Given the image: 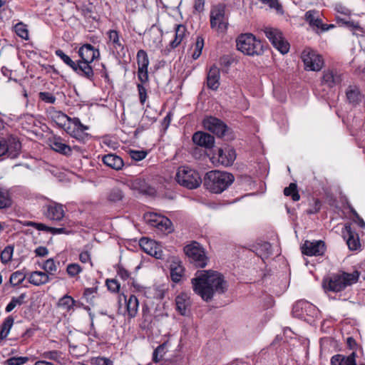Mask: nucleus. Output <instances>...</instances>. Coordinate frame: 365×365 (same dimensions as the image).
<instances>
[{"label": "nucleus", "instance_id": "nucleus-1", "mask_svg": "<svg viewBox=\"0 0 365 365\" xmlns=\"http://www.w3.org/2000/svg\"><path fill=\"white\" fill-rule=\"evenodd\" d=\"M192 284L194 292L206 302L212 299L215 292L223 294L227 289L223 275L213 270L197 271Z\"/></svg>", "mask_w": 365, "mask_h": 365}, {"label": "nucleus", "instance_id": "nucleus-2", "mask_svg": "<svg viewBox=\"0 0 365 365\" xmlns=\"http://www.w3.org/2000/svg\"><path fill=\"white\" fill-rule=\"evenodd\" d=\"M234 180V175L230 173L211 170L205 175L203 185L210 192L220 194L227 190L233 183Z\"/></svg>", "mask_w": 365, "mask_h": 365}, {"label": "nucleus", "instance_id": "nucleus-3", "mask_svg": "<svg viewBox=\"0 0 365 365\" xmlns=\"http://www.w3.org/2000/svg\"><path fill=\"white\" fill-rule=\"evenodd\" d=\"M359 272L356 270L352 273L339 271L324 280L323 287L326 292H341L347 287L356 283L359 279Z\"/></svg>", "mask_w": 365, "mask_h": 365}, {"label": "nucleus", "instance_id": "nucleus-4", "mask_svg": "<svg viewBox=\"0 0 365 365\" xmlns=\"http://www.w3.org/2000/svg\"><path fill=\"white\" fill-rule=\"evenodd\" d=\"M237 49L249 56H262L265 49V44L251 33L240 34L236 38Z\"/></svg>", "mask_w": 365, "mask_h": 365}, {"label": "nucleus", "instance_id": "nucleus-5", "mask_svg": "<svg viewBox=\"0 0 365 365\" xmlns=\"http://www.w3.org/2000/svg\"><path fill=\"white\" fill-rule=\"evenodd\" d=\"M78 53L81 57L78 63L82 66L83 78L93 81L94 72L91 63L100 57L99 50L90 43H85L79 48Z\"/></svg>", "mask_w": 365, "mask_h": 365}, {"label": "nucleus", "instance_id": "nucleus-6", "mask_svg": "<svg viewBox=\"0 0 365 365\" xmlns=\"http://www.w3.org/2000/svg\"><path fill=\"white\" fill-rule=\"evenodd\" d=\"M176 181L182 186L188 189L198 187L202 183L200 174L194 169L188 166L178 168L175 175Z\"/></svg>", "mask_w": 365, "mask_h": 365}, {"label": "nucleus", "instance_id": "nucleus-7", "mask_svg": "<svg viewBox=\"0 0 365 365\" xmlns=\"http://www.w3.org/2000/svg\"><path fill=\"white\" fill-rule=\"evenodd\" d=\"M190 262L196 267L204 268L209 261L204 247L197 242H192L184 247Z\"/></svg>", "mask_w": 365, "mask_h": 365}, {"label": "nucleus", "instance_id": "nucleus-8", "mask_svg": "<svg viewBox=\"0 0 365 365\" xmlns=\"http://www.w3.org/2000/svg\"><path fill=\"white\" fill-rule=\"evenodd\" d=\"M210 26L218 32H224L228 26V19L225 15V6L224 4H218L214 6L210 11Z\"/></svg>", "mask_w": 365, "mask_h": 365}, {"label": "nucleus", "instance_id": "nucleus-9", "mask_svg": "<svg viewBox=\"0 0 365 365\" xmlns=\"http://www.w3.org/2000/svg\"><path fill=\"white\" fill-rule=\"evenodd\" d=\"M264 32L273 46L281 53L285 54L289 51V43L284 38L282 32L279 29L265 28Z\"/></svg>", "mask_w": 365, "mask_h": 365}, {"label": "nucleus", "instance_id": "nucleus-10", "mask_svg": "<svg viewBox=\"0 0 365 365\" xmlns=\"http://www.w3.org/2000/svg\"><path fill=\"white\" fill-rule=\"evenodd\" d=\"M302 58L306 70L318 71L323 67L324 60L322 57L314 50L304 49L302 53Z\"/></svg>", "mask_w": 365, "mask_h": 365}, {"label": "nucleus", "instance_id": "nucleus-11", "mask_svg": "<svg viewBox=\"0 0 365 365\" xmlns=\"http://www.w3.org/2000/svg\"><path fill=\"white\" fill-rule=\"evenodd\" d=\"M203 125L205 129L215 134L220 138L225 135L228 131V127L221 120L215 117H207L203 120Z\"/></svg>", "mask_w": 365, "mask_h": 365}, {"label": "nucleus", "instance_id": "nucleus-12", "mask_svg": "<svg viewBox=\"0 0 365 365\" xmlns=\"http://www.w3.org/2000/svg\"><path fill=\"white\" fill-rule=\"evenodd\" d=\"M303 255L307 256L323 255L326 250L325 243L322 240H306L301 247Z\"/></svg>", "mask_w": 365, "mask_h": 365}, {"label": "nucleus", "instance_id": "nucleus-13", "mask_svg": "<svg viewBox=\"0 0 365 365\" xmlns=\"http://www.w3.org/2000/svg\"><path fill=\"white\" fill-rule=\"evenodd\" d=\"M147 220L151 226L155 227L163 232L170 233L173 231V223L166 217L155 213H150L148 216Z\"/></svg>", "mask_w": 365, "mask_h": 365}, {"label": "nucleus", "instance_id": "nucleus-14", "mask_svg": "<svg viewBox=\"0 0 365 365\" xmlns=\"http://www.w3.org/2000/svg\"><path fill=\"white\" fill-rule=\"evenodd\" d=\"M343 80V75L336 69H326L323 72L321 81L322 84L329 88H333L340 85Z\"/></svg>", "mask_w": 365, "mask_h": 365}, {"label": "nucleus", "instance_id": "nucleus-15", "mask_svg": "<svg viewBox=\"0 0 365 365\" xmlns=\"http://www.w3.org/2000/svg\"><path fill=\"white\" fill-rule=\"evenodd\" d=\"M191 300L187 293L182 292L175 298L177 312L182 316H187L190 312Z\"/></svg>", "mask_w": 365, "mask_h": 365}, {"label": "nucleus", "instance_id": "nucleus-16", "mask_svg": "<svg viewBox=\"0 0 365 365\" xmlns=\"http://www.w3.org/2000/svg\"><path fill=\"white\" fill-rule=\"evenodd\" d=\"M218 162L224 166H230L236 159V152L232 148H218L217 150Z\"/></svg>", "mask_w": 365, "mask_h": 365}, {"label": "nucleus", "instance_id": "nucleus-17", "mask_svg": "<svg viewBox=\"0 0 365 365\" xmlns=\"http://www.w3.org/2000/svg\"><path fill=\"white\" fill-rule=\"evenodd\" d=\"M192 141L199 146L210 149L214 146L215 138L209 133L197 131L194 133Z\"/></svg>", "mask_w": 365, "mask_h": 365}, {"label": "nucleus", "instance_id": "nucleus-18", "mask_svg": "<svg viewBox=\"0 0 365 365\" xmlns=\"http://www.w3.org/2000/svg\"><path fill=\"white\" fill-rule=\"evenodd\" d=\"M45 215L51 220L60 221L64 216L63 205L57 202H51L46 205Z\"/></svg>", "mask_w": 365, "mask_h": 365}, {"label": "nucleus", "instance_id": "nucleus-19", "mask_svg": "<svg viewBox=\"0 0 365 365\" xmlns=\"http://www.w3.org/2000/svg\"><path fill=\"white\" fill-rule=\"evenodd\" d=\"M175 30V38L170 43L169 46L163 51L165 55H168L170 53V48L173 49L178 46L186 35L187 29L185 26L182 24L176 25Z\"/></svg>", "mask_w": 365, "mask_h": 365}, {"label": "nucleus", "instance_id": "nucleus-20", "mask_svg": "<svg viewBox=\"0 0 365 365\" xmlns=\"http://www.w3.org/2000/svg\"><path fill=\"white\" fill-rule=\"evenodd\" d=\"M220 72L219 68L215 65L210 67L207 75V86L212 90L216 91L220 86Z\"/></svg>", "mask_w": 365, "mask_h": 365}, {"label": "nucleus", "instance_id": "nucleus-21", "mask_svg": "<svg viewBox=\"0 0 365 365\" xmlns=\"http://www.w3.org/2000/svg\"><path fill=\"white\" fill-rule=\"evenodd\" d=\"M4 140L5 147L7 150L6 155L12 159L17 158L21 148V144L19 140L13 137L9 138L6 140Z\"/></svg>", "mask_w": 365, "mask_h": 365}, {"label": "nucleus", "instance_id": "nucleus-22", "mask_svg": "<svg viewBox=\"0 0 365 365\" xmlns=\"http://www.w3.org/2000/svg\"><path fill=\"white\" fill-rule=\"evenodd\" d=\"M346 232L344 233V238L346 241V244L350 250H357L360 247L359 239L358 235L352 231L350 225L345 226Z\"/></svg>", "mask_w": 365, "mask_h": 365}, {"label": "nucleus", "instance_id": "nucleus-23", "mask_svg": "<svg viewBox=\"0 0 365 365\" xmlns=\"http://www.w3.org/2000/svg\"><path fill=\"white\" fill-rule=\"evenodd\" d=\"M56 55L59 57L67 66L78 76L83 77L82 66L79 64L78 61H73L68 55H66L62 50L58 49L55 51Z\"/></svg>", "mask_w": 365, "mask_h": 365}, {"label": "nucleus", "instance_id": "nucleus-24", "mask_svg": "<svg viewBox=\"0 0 365 365\" xmlns=\"http://www.w3.org/2000/svg\"><path fill=\"white\" fill-rule=\"evenodd\" d=\"M102 161L106 166L115 170H121L124 165L123 159L113 153L105 155L102 158Z\"/></svg>", "mask_w": 365, "mask_h": 365}, {"label": "nucleus", "instance_id": "nucleus-25", "mask_svg": "<svg viewBox=\"0 0 365 365\" xmlns=\"http://www.w3.org/2000/svg\"><path fill=\"white\" fill-rule=\"evenodd\" d=\"M305 20L313 28L322 29L323 31L328 30L327 24H323L321 19L319 18L318 11L309 10L305 14Z\"/></svg>", "mask_w": 365, "mask_h": 365}, {"label": "nucleus", "instance_id": "nucleus-26", "mask_svg": "<svg viewBox=\"0 0 365 365\" xmlns=\"http://www.w3.org/2000/svg\"><path fill=\"white\" fill-rule=\"evenodd\" d=\"M29 282L35 285L41 286L48 283L51 278L47 273L41 271H34L29 274Z\"/></svg>", "mask_w": 365, "mask_h": 365}, {"label": "nucleus", "instance_id": "nucleus-27", "mask_svg": "<svg viewBox=\"0 0 365 365\" xmlns=\"http://www.w3.org/2000/svg\"><path fill=\"white\" fill-rule=\"evenodd\" d=\"M50 146L53 150L61 154L66 156L71 155L72 148L69 145L63 143L60 138H55L53 140H51Z\"/></svg>", "mask_w": 365, "mask_h": 365}, {"label": "nucleus", "instance_id": "nucleus-28", "mask_svg": "<svg viewBox=\"0 0 365 365\" xmlns=\"http://www.w3.org/2000/svg\"><path fill=\"white\" fill-rule=\"evenodd\" d=\"M123 297L126 302V309L128 312V315L130 318H134L138 313V307H139V301L138 298L131 294L128 299H126V296L123 294Z\"/></svg>", "mask_w": 365, "mask_h": 365}, {"label": "nucleus", "instance_id": "nucleus-29", "mask_svg": "<svg viewBox=\"0 0 365 365\" xmlns=\"http://www.w3.org/2000/svg\"><path fill=\"white\" fill-rule=\"evenodd\" d=\"M346 96L349 102L353 105L358 104L362 97L359 88L356 86H349L346 91Z\"/></svg>", "mask_w": 365, "mask_h": 365}, {"label": "nucleus", "instance_id": "nucleus-30", "mask_svg": "<svg viewBox=\"0 0 365 365\" xmlns=\"http://www.w3.org/2000/svg\"><path fill=\"white\" fill-rule=\"evenodd\" d=\"M132 187L134 190L143 194L150 195L153 189L146 182L144 179L138 178L132 182Z\"/></svg>", "mask_w": 365, "mask_h": 365}, {"label": "nucleus", "instance_id": "nucleus-31", "mask_svg": "<svg viewBox=\"0 0 365 365\" xmlns=\"http://www.w3.org/2000/svg\"><path fill=\"white\" fill-rule=\"evenodd\" d=\"M254 250L252 251L256 253V255L261 258L264 257H267L269 254H271L272 246L270 243L267 242H262L261 243H258L257 245L253 247Z\"/></svg>", "mask_w": 365, "mask_h": 365}, {"label": "nucleus", "instance_id": "nucleus-32", "mask_svg": "<svg viewBox=\"0 0 365 365\" xmlns=\"http://www.w3.org/2000/svg\"><path fill=\"white\" fill-rule=\"evenodd\" d=\"M109 41L112 43L113 48L116 50L117 53L124 49L123 45L120 41L119 34L115 30H110L108 31Z\"/></svg>", "mask_w": 365, "mask_h": 365}, {"label": "nucleus", "instance_id": "nucleus-33", "mask_svg": "<svg viewBox=\"0 0 365 365\" xmlns=\"http://www.w3.org/2000/svg\"><path fill=\"white\" fill-rule=\"evenodd\" d=\"M76 304L77 302L74 300V299L72 297L68 294H66L63 297H62L57 303V306L58 307H61L67 312L71 310L73 308V307L76 306Z\"/></svg>", "mask_w": 365, "mask_h": 365}, {"label": "nucleus", "instance_id": "nucleus-34", "mask_svg": "<svg viewBox=\"0 0 365 365\" xmlns=\"http://www.w3.org/2000/svg\"><path fill=\"white\" fill-rule=\"evenodd\" d=\"M14 319L11 316L7 317L0 327V339H4L8 336L14 324Z\"/></svg>", "mask_w": 365, "mask_h": 365}, {"label": "nucleus", "instance_id": "nucleus-35", "mask_svg": "<svg viewBox=\"0 0 365 365\" xmlns=\"http://www.w3.org/2000/svg\"><path fill=\"white\" fill-rule=\"evenodd\" d=\"M123 197L124 193L123 190L117 187L110 189L107 195L108 200L112 202L121 201Z\"/></svg>", "mask_w": 365, "mask_h": 365}, {"label": "nucleus", "instance_id": "nucleus-36", "mask_svg": "<svg viewBox=\"0 0 365 365\" xmlns=\"http://www.w3.org/2000/svg\"><path fill=\"white\" fill-rule=\"evenodd\" d=\"M138 68L147 69L149 66V58L145 51L140 49L138 51L136 56Z\"/></svg>", "mask_w": 365, "mask_h": 365}, {"label": "nucleus", "instance_id": "nucleus-37", "mask_svg": "<svg viewBox=\"0 0 365 365\" xmlns=\"http://www.w3.org/2000/svg\"><path fill=\"white\" fill-rule=\"evenodd\" d=\"M284 195L291 196L294 201H298L300 199V195L297 190V185L294 182H291L288 187L284 189Z\"/></svg>", "mask_w": 365, "mask_h": 365}, {"label": "nucleus", "instance_id": "nucleus-38", "mask_svg": "<svg viewBox=\"0 0 365 365\" xmlns=\"http://www.w3.org/2000/svg\"><path fill=\"white\" fill-rule=\"evenodd\" d=\"M14 252V246H6L1 252L0 259L1 263L6 264H8L12 259Z\"/></svg>", "mask_w": 365, "mask_h": 365}, {"label": "nucleus", "instance_id": "nucleus-39", "mask_svg": "<svg viewBox=\"0 0 365 365\" xmlns=\"http://www.w3.org/2000/svg\"><path fill=\"white\" fill-rule=\"evenodd\" d=\"M11 205V199L6 190L0 188V209L7 208Z\"/></svg>", "mask_w": 365, "mask_h": 365}, {"label": "nucleus", "instance_id": "nucleus-40", "mask_svg": "<svg viewBox=\"0 0 365 365\" xmlns=\"http://www.w3.org/2000/svg\"><path fill=\"white\" fill-rule=\"evenodd\" d=\"M41 268L44 270L45 273H47L49 277L53 276V273L57 270V266L53 259L50 258L44 262Z\"/></svg>", "mask_w": 365, "mask_h": 365}, {"label": "nucleus", "instance_id": "nucleus-41", "mask_svg": "<svg viewBox=\"0 0 365 365\" xmlns=\"http://www.w3.org/2000/svg\"><path fill=\"white\" fill-rule=\"evenodd\" d=\"M14 31L17 36L23 39L29 38V31L26 24L19 22L14 26Z\"/></svg>", "mask_w": 365, "mask_h": 365}, {"label": "nucleus", "instance_id": "nucleus-42", "mask_svg": "<svg viewBox=\"0 0 365 365\" xmlns=\"http://www.w3.org/2000/svg\"><path fill=\"white\" fill-rule=\"evenodd\" d=\"M26 275L22 271H16L11 274L9 282L12 286L19 285L25 279Z\"/></svg>", "mask_w": 365, "mask_h": 365}, {"label": "nucleus", "instance_id": "nucleus-43", "mask_svg": "<svg viewBox=\"0 0 365 365\" xmlns=\"http://www.w3.org/2000/svg\"><path fill=\"white\" fill-rule=\"evenodd\" d=\"M203 46H204L203 38L202 36H197L195 43V49H194L193 53H192V58L194 60L197 59L200 56Z\"/></svg>", "mask_w": 365, "mask_h": 365}, {"label": "nucleus", "instance_id": "nucleus-44", "mask_svg": "<svg viewBox=\"0 0 365 365\" xmlns=\"http://www.w3.org/2000/svg\"><path fill=\"white\" fill-rule=\"evenodd\" d=\"M167 342H164L159 345L153 351V360L155 362H159L162 360L163 355L165 354Z\"/></svg>", "mask_w": 365, "mask_h": 365}, {"label": "nucleus", "instance_id": "nucleus-45", "mask_svg": "<svg viewBox=\"0 0 365 365\" xmlns=\"http://www.w3.org/2000/svg\"><path fill=\"white\" fill-rule=\"evenodd\" d=\"M82 270V267L77 263H71L66 267V272L71 277L77 276Z\"/></svg>", "mask_w": 365, "mask_h": 365}, {"label": "nucleus", "instance_id": "nucleus-46", "mask_svg": "<svg viewBox=\"0 0 365 365\" xmlns=\"http://www.w3.org/2000/svg\"><path fill=\"white\" fill-rule=\"evenodd\" d=\"M52 118L54 119V120L56 122L57 124L60 125H64L66 123V121L70 122V117H68L67 115L64 114L61 111H55Z\"/></svg>", "mask_w": 365, "mask_h": 365}, {"label": "nucleus", "instance_id": "nucleus-47", "mask_svg": "<svg viewBox=\"0 0 365 365\" xmlns=\"http://www.w3.org/2000/svg\"><path fill=\"white\" fill-rule=\"evenodd\" d=\"M331 365H351L343 354L334 355L331 359Z\"/></svg>", "mask_w": 365, "mask_h": 365}, {"label": "nucleus", "instance_id": "nucleus-48", "mask_svg": "<svg viewBox=\"0 0 365 365\" xmlns=\"http://www.w3.org/2000/svg\"><path fill=\"white\" fill-rule=\"evenodd\" d=\"M183 273V268L181 266H177L171 268L170 277L173 282H178Z\"/></svg>", "mask_w": 365, "mask_h": 365}, {"label": "nucleus", "instance_id": "nucleus-49", "mask_svg": "<svg viewBox=\"0 0 365 365\" xmlns=\"http://www.w3.org/2000/svg\"><path fill=\"white\" fill-rule=\"evenodd\" d=\"M67 132L68 133H70V135L76 138L77 140H83L86 138L88 137V134L85 133L83 130H78V129H76V128H73L72 130H71V128L69 126L67 128Z\"/></svg>", "mask_w": 365, "mask_h": 365}, {"label": "nucleus", "instance_id": "nucleus-50", "mask_svg": "<svg viewBox=\"0 0 365 365\" xmlns=\"http://www.w3.org/2000/svg\"><path fill=\"white\" fill-rule=\"evenodd\" d=\"M106 285L108 289L113 293H118L120 290V284L115 279H107L106 281Z\"/></svg>", "mask_w": 365, "mask_h": 365}, {"label": "nucleus", "instance_id": "nucleus-51", "mask_svg": "<svg viewBox=\"0 0 365 365\" xmlns=\"http://www.w3.org/2000/svg\"><path fill=\"white\" fill-rule=\"evenodd\" d=\"M309 306L310 304L307 301H298L294 304L292 308V312L294 315L299 317L302 315V313H298L299 310H302L304 308H307V307Z\"/></svg>", "mask_w": 365, "mask_h": 365}, {"label": "nucleus", "instance_id": "nucleus-52", "mask_svg": "<svg viewBox=\"0 0 365 365\" xmlns=\"http://www.w3.org/2000/svg\"><path fill=\"white\" fill-rule=\"evenodd\" d=\"M28 357L19 356V357H11L6 360L8 365H22L28 361Z\"/></svg>", "mask_w": 365, "mask_h": 365}, {"label": "nucleus", "instance_id": "nucleus-53", "mask_svg": "<svg viewBox=\"0 0 365 365\" xmlns=\"http://www.w3.org/2000/svg\"><path fill=\"white\" fill-rule=\"evenodd\" d=\"M42 356L43 358L58 361L61 358V352L56 350L48 351H45Z\"/></svg>", "mask_w": 365, "mask_h": 365}, {"label": "nucleus", "instance_id": "nucleus-54", "mask_svg": "<svg viewBox=\"0 0 365 365\" xmlns=\"http://www.w3.org/2000/svg\"><path fill=\"white\" fill-rule=\"evenodd\" d=\"M38 95L40 99L45 103L53 104L56 102V97L49 92H40Z\"/></svg>", "mask_w": 365, "mask_h": 365}, {"label": "nucleus", "instance_id": "nucleus-55", "mask_svg": "<svg viewBox=\"0 0 365 365\" xmlns=\"http://www.w3.org/2000/svg\"><path fill=\"white\" fill-rule=\"evenodd\" d=\"M147 152L144 150H130V158L135 160V161H140L143 160L146 155Z\"/></svg>", "mask_w": 365, "mask_h": 365}, {"label": "nucleus", "instance_id": "nucleus-56", "mask_svg": "<svg viewBox=\"0 0 365 365\" xmlns=\"http://www.w3.org/2000/svg\"><path fill=\"white\" fill-rule=\"evenodd\" d=\"M97 291H98L97 287L85 289V290L83 292V297L86 299L87 302H89V303L92 302V299L94 297L93 294L96 293Z\"/></svg>", "mask_w": 365, "mask_h": 365}, {"label": "nucleus", "instance_id": "nucleus-57", "mask_svg": "<svg viewBox=\"0 0 365 365\" xmlns=\"http://www.w3.org/2000/svg\"><path fill=\"white\" fill-rule=\"evenodd\" d=\"M81 14L85 18L92 19L93 20L98 21L97 16L93 15L92 8L88 6H82Z\"/></svg>", "mask_w": 365, "mask_h": 365}, {"label": "nucleus", "instance_id": "nucleus-58", "mask_svg": "<svg viewBox=\"0 0 365 365\" xmlns=\"http://www.w3.org/2000/svg\"><path fill=\"white\" fill-rule=\"evenodd\" d=\"M117 274L123 280H127L130 277V273L120 264L117 267Z\"/></svg>", "mask_w": 365, "mask_h": 365}, {"label": "nucleus", "instance_id": "nucleus-59", "mask_svg": "<svg viewBox=\"0 0 365 365\" xmlns=\"http://www.w3.org/2000/svg\"><path fill=\"white\" fill-rule=\"evenodd\" d=\"M26 225L27 226H31L32 227H34L37 230L46 231V232H48L49 226H47L43 223L29 221Z\"/></svg>", "mask_w": 365, "mask_h": 365}, {"label": "nucleus", "instance_id": "nucleus-60", "mask_svg": "<svg viewBox=\"0 0 365 365\" xmlns=\"http://www.w3.org/2000/svg\"><path fill=\"white\" fill-rule=\"evenodd\" d=\"M70 122L74 125V128L78 129L81 130H87L88 127L81 123L80 119L78 118H70Z\"/></svg>", "mask_w": 365, "mask_h": 365}, {"label": "nucleus", "instance_id": "nucleus-61", "mask_svg": "<svg viewBox=\"0 0 365 365\" xmlns=\"http://www.w3.org/2000/svg\"><path fill=\"white\" fill-rule=\"evenodd\" d=\"M137 87L139 93L140 102L141 104H144L147 99L146 89L142 84H138Z\"/></svg>", "mask_w": 365, "mask_h": 365}, {"label": "nucleus", "instance_id": "nucleus-62", "mask_svg": "<svg viewBox=\"0 0 365 365\" xmlns=\"http://www.w3.org/2000/svg\"><path fill=\"white\" fill-rule=\"evenodd\" d=\"M138 77L139 81L143 83L146 82L148 80V68H138Z\"/></svg>", "mask_w": 365, "mask_h": 365}, {"label": "nucleus", "instance_id": "nucleus-63", "mask_svg": "<svg viewBox=\"0 0 365 365\" xmlns=\"http://www.w3.org/2000/svg\"><path fill=\"white\" fill-rule=\"evenodd\" d=\"M93 360L95 365H113L112 361L105 357H96Z\"/></svg>", "mask_w": 365, "mask_h": 365}, {"label": "nucleus", "instance_id": "nucleus-64", "mask_svg": "<svg viewBox=\"0 0 365 365\" xmlns=\"http://www.w3.org/2000/svg\"><path fill=\"white\" fill-rule=\"evenodd\" d=\"M142 312L144 320L145 322H151L152 316L150 314V308L146 304H143Z\"/></svg>", "mask_w": 365, "mask_h": 365}]
</instances>
